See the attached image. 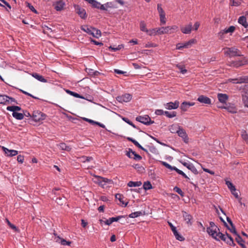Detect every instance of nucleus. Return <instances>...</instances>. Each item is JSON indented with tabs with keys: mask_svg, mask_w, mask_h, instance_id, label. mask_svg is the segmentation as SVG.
<instances>
[{
	"mask_svg": "<svg viewBox=\"0 0 248 248\" xmlns=\"http://www.w3.org/2000/svg\"><path fill=\"white\" fill-rule=\"evenodd\" d=\"M215 240L217 241H220L221 240L224 242H226L227 244L230 246H234L235 244L234 243L233 238L226 233V234H223L222 233L218 232V234L215 237Z\"/></svg>",
	"mask_w": 248,
	"mask_h": 248,
	"instance_id": "obj_1",
	"label": "nucleus"
},
{
	"mask_svg": "<svg viewBox=\"0 0 248 248\" xmlns=\"http://www.w3.org/2000/svg\"><path fill=\"white\" fill-rule=\"evenodd\" d=\"M178 27L176 25L172 26L163 27L161 28H157V31H156L158 33V35H161L167 33H172L177 31Z\"/></svg>",
	"mask_w": 248,
	"mask_h": 248,
	"instance_id": "obj_2",
	"label": "nucleus"
},
{
	"mask_svg": "<svg viewBox=\"0 0 248 248\" xmlns=\"http://www.w3.org/2000/svg\"><path fill=\"white\" fill-rule=\"evenodd\" d=\"M94 182L98 184L102 187H104L107 184L110 183L112 182V180L110 179L98 175H94Z\"/></svg>",
	"mask_w": 248,
	"mask_h": 248,
	"instance_id": "obj_3",
	"label": "nucleus"
},
{
	"mask_svg": "<svg viewBox=\"0 0 248 248\" xmlns=\"http://www.w3.org/2000/svg\"><path fill=\"white\" fill-rule=\"evenodd\" d=\"M224 49V54L228 55L230 57L241 56L240 51L235 47H226Z\"/></svg>",
	"mask_w": 248,
	"mask_h": 248,
	"instance_id": "obj_4",
	"label": "nucleus"
},
{
	"mask_svg": "<svg viewBox=\"0 0 248 248\" xmlns=\"http://www.w3.org/2000/svg\"><path fill=\"white\" fill-rule=\"evenodd\" d=\"M74 8L75 10V12L78 14V15L82 18V19H86L87 17V15L86 14L85 10L81 8L78 5H74Z\"/></svg>",
	"mask_w": 248,
	"mask_h": 248,
	"instance_id": "obj_5",
	"label": "nucleus"
},
{
	"mask_svg": "<svg viewBox=\"0 0 248 248\" xmlns=\"http://www.w3.org/2000/svg\"><path fill=\"white\" fill-rule=\"evenodd\" d=\"M32 119L35 122H40L46 119V115L40 111H34L32 114Z\"/></svg>",
	"mask_w": 248,
	"mask_h": 248,
	"instance_id": "obj_6",
	"label": "nucleus"
},
{
	"mask_svg": "<svg viewBox=\"0 0 248 248\" xmlns=\"http://www.w3.org/2000/svg\"><path fill=\"white\" fill-rule=\"evenodd\" d=\"M228 81L234 84L248 83V76H243L236 78H230Z\"/></svg>",
	"mask_w": 248,
	"mask_h": 248,
	"instance_id": "obj_7",
	"label": "nucleus"
},
{
	"mask_svg": "<svg viewBox=\"0 0 248 248\" xmlns=\"http://www.w3.org/2000/svg\"><path fill=\"white\" fill-rule=\"evenodd\" d=\"M131 94L128 93L122 94L121 95L116 97L117 101L120 102H127L131 99Z\"/></svg>",
	"mask_w": 248,
	"mask_h": 248,
	"instance_id": "obj_8",
	"label": "nucleus"
},
{
	"mask_svg": "<svg viewBox=\"0 0 248 248\" xmlns=\"http://www.w3.org/2000/svg\"><path fill=\"white\" fill-rule=\"evenodd\" d=\"M140 30L146 32L147 34L150 36L158 35V33L156 32L157 28L148 30L143 24H140Z\"/></svg>",
	"mask_w": 248,
	"mask_h": 248,
	"instance_id": "obj_9",
	"label": "nucleus"
},
{
	"mask_svg": "<svg viewBox=\"0 0 248 248\" xmlns=\"http://www.w3.org/2000/svg\"><path fill=\"white\" fill-rule=\"evenodd\" d=\"M123 217V216H119L117 217H112L107 219L106 220H103L100 219L99 221L100 223H104L107 225H110L111 223H112L114 221H118L120 219Z\"/></svg>",
	"mask_w": 248,
	"mask_h": 248,
	"instance_id": "obj_10",
	"label": "nucleus"
},
{
	"mask_svg": "<svg viewBox=\"0 0 248 248\" xmlns=\"http://www.w3.org/2000/svg\"><path fill=\"white\" fill-rule=\"evenodd\" d=\"M194 39H191L184 43H178L176 45V49L180 50L183 48H188L190 46L194 43Z\"/></svg>",
	"mask_w": 248,
	"mask_h": 248,
	"instance_id": "obj_11",
	"label": "nucleus"
},
{
	"mask_svg": "<svg viewBox=\"0 0 248 248\" xmlns=\"http://www.w3.org/2000/svg\"><path fill=\"white\" fill-rule=\"evenodd\" d=\"M177 134L179 137L183 139L185 143H187L188 142V138L187 135L185 130H184L183 128L180 127L178 132H177Z\"/></svg>",
	"mask_w": 248,
	"mask_h": 248,
	"instance_id": "obj_12",
	"label": "nucleus"
},
{
	"mask_svg": "<svg viewBox=\"0 0 248 248\" xmlns=\"http://www.w3.org/2000/svg\"><path fill=\"white\" fill-rule=\"evenodd\" d=\"M219 232V230L218 228H217L215 229L214 228H207V232L209 234V235H211L213 238L215 239V237L218 234V232Z\"/></svg>",
	"mask_w": 248,
	"mask_h": 248,
	"instance_id": "obj_13",
	"label": "nucleus"
},
{
	"mask_svg": "<svg viewBox=\"0 0 248 248\" xmlns=\"http://www.w3.org/2000/svg\"><path fill=\"white\" fill-rule=\"evenodd\" d=\"M154 123V121L151 120L150 117L147 115L140 116V123H142L145 125H150Z\"/></svg>",
	"mask_w": 248,
	"mask_h": 248,
	"instance_id": "obj_14",
	"label": "nucleus"
},
{
	"mask_svg": "<svg viewBox=\"0 0 248 248\" xmlns=\"http://www.w3.org/2000/svg\"><path fill=\"white\" fill-rule=\"evenodd\" d=\"M179 102L175 101L174 102H169L165 104V107L168 109H176L178 108Z\"/></svg>",
	"mask_w": 248,
	"mask_h": 248,
	"instance_id": "obj_15",
	"label": "nucleus"
},
{
	"mask_svg": "<svg viewBox=\"0 0 248 248\" xmlns=\"http://www.w3.org/2000/svg\"><path fill=\"white\" fill-rule=\"evenodd\" d=\"M3 151L8 156H14L18 154V151L15 150H9L5 147H2Z\"/></svg>",
	"mask_w": 248,
	"mask_h": 248,
	"instance_id": "obj_16",
	"label": "nucleus"
},
{
	"mask_svg": "<svg viewBox=\"0 0 248 248\" xmlns=\"http://www.w3.org/2000/svg\"><path fill=\"white\" fill-rule=\"evenodd\" d=\"M54 240L56 242L61 244V245L63 246H70L71 243L70 241H67L64 239L61 238L59 236H56V237L54 238Z\"/></svg>",
	"mask_w": 248,
	"mask_h": 248,
	"instance_id": "obj_17",
	"label": "nucleus"
},
{
	"mask_svg": "<svg viewBox=\"0 0 248 248\" xmlns=\"http://www.w3.org/2000/svg\"><path fill=\"white\" fill-rule=\"evenodd\" d=\"M197 100L200 103L205 104H210L211 103V100L209 97L202 95H200Z\"/></svg>",
	"mask_w": 248,
	"mask_h": 248,
	"instance_id": "obj_18",
	"label": "nucleus"
},
{
	"mask_svg": "<svg viewBox=\"0 0 248 248\" xmlns=\"http://www.w3.org/2000/svg\"><path fill=\"white\" fill-rule=\"evenodd\" d=\"M194 104L195 103L193 102H187L185 101L181 104L180 108L183 111H186L190 107L194 106Z\"/></svg>",
	"mask_w": 248,
	"mask_h": 248,
	"instance_id": "obj_19",
	"label": "nucleus"
},
{
	"mask_svg": "<svg viewBox=\"0 0 248 248\" xmlns=\"http://www.w3.org/2000/svg\"><path fill=\"white\" fill-rule=\"evenodd\" d=\"M192 30V23H190L188 25H186L185 27H182L181 28V31L185 34H189L191 33Z\"/></svg>",
	"mask_w": 248,
	"mask_h": 248,
	"instance_id": "obj_20",
	"label": "nucleus"
},
{
	"mask_svg": "<svg viewBox=\"0 0 248 248\" xmlns=\"http://www.w3.org/2000/svg\"><path fill=\"white\" fill-rule=\"evenodd\" d=\"M126 155L130 158L134 159H140V155L136 154L135 152L133 151L132 149H129L128 151L126 153Z\"/></svg>",
	"mask_w": 248,
	"mask_h": 248,
	"instance_id": "obj_21",
	"label": "nucleus"
},
{
	"mask_svg": "<svg viewBox=\"0 0 248 248\" xmlns=\"http://www.w3.org/2000/svg\"><path fill=\"white\" fill-rule=\"evenodd\" d=\"M217 98L220 103L224 104L228 100V96L226 94L218 93Z\"/></svg>",
	"mask_w": 248,
	"mask_h": 248,
	"instance_id": "obj_22",
	"label": "nucleus"
},
{
	"mask_svg": "<svg viewBox=\"0 0 248 248\" xmlns=\"http://www.w3.org/2000/svg\"><path fill=\"white\" fill-rule=\"evenodd\" d=\"M183 164L184 165V166L186 167L187 169L190 170L194 174H198V171L197 170L192 164H189L186 162H184Z\"/></svg>",
	"mask_w": 248,
	"mask_h": 248,
	"instance_id": "obj_23",
	"label": "nucleus"
},
{
	"mask_svg": "<svg viewBox=\"0 0 248 248\" xmlns=\"http://www.w3.org/2000/svg\"><path fill=\"white\" fill-rule=\"evenodd\" d=\"M238 22L240 24L242 25L245 28L248 27V23L247 21V19L245 16H241L239 17Z\"/></svg>",
	"mask_w": 248,
	"mask_h": 248,
	"instance_id": "obj_24",
	"label": "nucleus"
},
{
	"mask_svg": "<svg viewBox=\"0 0 248 248\" xmlns=\"http://www.w3.org/2000/svg\"><path fill=\"white\" fill-rule=\"evenodd\" d=\"M180 126L177 124H173L169 127V130L172 133H177Z\"/></svg>",
	"mask_w": 248,
	"mask_h": 248,
	"instance_id": "obj_25",
	"label": "nucleus"
},
{
	"mask_svg": "<svg viewBox=\"0 0 248 248\" xmlns=\"http://www.w3.org/2000/svg\"><path fill=\"white\" fill-rule=\"evenodd\" d=\"M65 4L62 0H60L56 3L55 9L57 11H60L63 8Z\"/></svg>",
	"mask_w": 248,
	"mask_h": 248,
	"instance_id": "obj_26",
	"label": "nucleus"
},
{
	"mask_svg": "<svg viewBox=\"0 0 248 248\" xmlns=\"http://www.w3.org/2000/svg\"><path fill=\"white\" fill-rule=\"evenodd\" d=\"M6 109L7 110L12 111L13 112H16V111H20L22 110L21 107L17 106H8Z\"/></svg>",
	"mask_w": 248,
	"mask_h": 248,
	"instance_id": "obj_27",
	"label": "nucleus"
},
{
	"mask_svg": "<svg viewBox=\"0 0 248 248\" xmlns=\"http://www.w3.org/2000/svg\"><path fill=\"white\" fill-rule=\"evenodd\" d=\"M183 216L184 218V219L186 221L187 224L190 223V224H191L190 223V220L192 218V217L190 215L188 214L186 212L183 211Z\"/></svg>",
	"mask_w": 248,
	"mask_h": 248,
	"instance_id": "obj_28",
	"label": "nucleus"
},
{
	"mask_svg": "<svg viewBox=\"0 0 248 248\" xmlns=\"http://www.w3.org/2000/svg\"><path fill=\"white\" fill-rule=\"evenodd\" d=\"M32 77H33L37 79L38 80L42 82H46V79H45L42 76L35 73H33L32 75Z\"/></svg>",
	"mask_w": 248,
	"mask_h": 248,
	"instance_id": "obj_29",
	"label": "nucleus"
},
{
	"mask_svg": "<svg viewBox=\"0 0 248 248\" xmlns=\"http://www.w3.org/2000/svg\"><path fill=\"white\" fill-rule=\"evenodd\" d=\"M235 27L233 26H230L229 28L228 29H225V30L221 31L219 34H224L225 33H229V32H233L234 30H235Z\"/></svg>",
	"mask_w": 248,
	"mask_h": 248,
	"instance_id": "obj_30",
	"label": "nucleus"
},
{
	"mask_svg": "<svg viewBox=\"0 0 248 248\" xmlns=\"http://www.w3.org/2000/svg\"><path fill=\"white\" fill-rule=\"evenodd\" d=\"M8 96L6 95L0 94V104L7 105L8 104Z\"/></svg>",
	"mask_w": 248,
	"mask_h": 248,
	"instance_id": "obj_31",
	"label": "nucleus"
},
{
	"mask_svg": "<svg viewBox=\"0 0 248 248\" xmlns=\"http://www.w3.org/2000/svg\"><path fill=\"white\" fill-rule=\"evenodd\" d=\"M91 35L93 37L98 38L101 36V33L100 30L93 28Z\"/></svg>",
	"mask_w": 248,
	"mask_h": 248,
	"instance_id": "obj_32",
	"label": "nucleus"
},
{
	"mask_svg": "<svg viewBox=\"0 0 248 248\" xmlns=\"http://www.w3.org/2000/svg\"><path fill=\"white\" fill-rule=\"evenodd\" d=\"M219 107L226 109L228 112H229L231 113H235L237 112L236 108L234 107L224 106V107Z\"/></svg>",
	"mask_w": 248,
	"mask_h": 248,
	"instance_id": "obj_33",
	"label": "nucleus"
},
{
	"mask_svg": "<svg viewBox=\"0 0 248 248\" xmlns=\"http://www.w3.org/2000/svg\"><path fill=\"white\" fill-rule=\"evenodd\" d=\"M80 29L83 31L87 32L89 34L91 35L93 28L89 27V26H88L87 25H84V26H82L81 27Z\"/></svg>",
	"mask_w": 248,
	"mask_h": 248,
	"instance_id": "obj_34",
	"label": "nucleus"
},
{
	"mask_svg": "<svg viewBox=\"0 0 248 248\" xmlns=\"http://www.w3.org/2000/svg\"><path fill=\"white\" fill-rule=\"evenodd\" d=\"M12 115L16 120H21L24 118V114L22 113L13 112Z\"/></svg>",
	"mask_w": 248,
	"mask_h": 248,
	"instance_id": "obj_35",
	"label": "nucleus"
},
{
	"mask_svg": "<svg viewBox=\"0 0 248 248\" xmlns=\"http://www.w3.org/2000/svg\"><path fill=\"white\" fill-rule=\"evenodd\" d=\"M59 146L61 150H65L66 151H70L71 148L70 146H67L65 143H61L59 144Z\"/></svg>",
	"mask_w": 248,
	"mask_h": 248,
	"instance_id": "obj_36",
	"label": "nucleus"
},
{
	"mask_svg": "<svg viewBox=\"0 0 248 248\" xmlns=\"http://www.w3.org/2000/svg\"><path fill=\"white\" fill-rule=\"evenodd\" d=\"M235 240L242 248H246V246L243 243L244 241L240 235H237Z\"/></svg>",
	"mask_w": 248,
	"mask_h": 248,
	"instance_id": "obj_37",
	"label": "nucleus"
},
{
	"mask_svg": "<svg viewBox=\"0 0 248 248\" xmlns=\"http://www.w3.org/2000/svg\"><path fill=\"white\" fill-rule=\"evenodd\" d=\"M65 92L69 94L72 95V96H73L75 97H77V98H84V97L82 96H81L80 94H79L78 93H75V92H72V91H71L69 90H65Z\"/></svg>",
	"mask_w": 248,
	"mask_h": 248,
	"instance_id": "obj_38",
	"label": "nucleus"
},
{
	"mask_svg": "<svg viewBox=\"0 0 248 248\" xmlns=\"http://www.w3.org/2000/svg\"><path fill=\"white\" fill-rule=\"evenodd\" d=\"M115 198L116 199H118L120 202L123 204V205H124V206H126L127 205V203H125L124 201H123V198H124V197L122 195L120 194H116L115 195Z\"/></svg>",
	"mask_w": 248,
	"mask_h": 248,
	"instance_id": "obj_39",
	"label": "nucleus"
},
{
	"mask_svg": "<svg viewBox=\"0 0 248 248\" xmlns=\"http://www.w3.org/2000/svg\"><path fill=\"white\" fill-rule=\"evenodd\" d=\"M143 187L144 190V192H145L146 190L150 189L152 188V185L151 183L149 181H147L146 182H144Z\"/></svg>",
	"mask_w": 248,
	"mask_h": 248,
	"instance_id": "obj_40",
	"label": "nucleus"
},
{
	"mask_svg": "<svg viewBox=\"0 0 248 248\" xmlns=\"http://www.w3.org/2000/svg\"><path fill=\"white\" fill-rule=\"evenodd\" d=\"M164 114L168 118H170L175 117L176 115V112L175 111L169 112L168 111H165L164 112Z\"/></svg>",
	"mask_w": 248,
	"mask_h": 248,
	"instance_id": "obj_41",
	"label": "nucleus"
},
{
	"mask_svg": "<svg viewBox=\"0 0 248 248\" xmlns=\"http://www.w3.org/2000/svg\"><path fill=\"white\" fill-rule=\"evenodd\" d=\"M104 6L105 9L102 10V11H107L108 8H112L114 7L112 2H108L104 4H102Z\"/></svg>",
	"mask_w": 248,
	"mask_h": 248,
	"instance_id": "obj_42",
	"label": "nucleus"
},
{
	"mask_svg": "<svg viewBox=\"0 0 248 248\" xmlns=\"http://www.w3.org/2000/svg\"><path fill=\"white\" fill-rule=\"evenodd\" d=\"M226 184L232 192V191H235L236 190L235 186L231 182L226 181Z\"/></svg>",
	"mask_w": 248,
	"mask_h": 248,
	"instance_id": "obj_43",
	"label": "nucleus"
},
{
	"mask_svg": "<svg viewBox=\"0 0 248 248\" xmlns=\"http://www.w3.org/2000/svg\"><path fill=\"white\" fill-rule=\"evenodd\" d=\"M127 186L129 187H136L140 186V182L130 181L128 183Z\"/></svg>",
	"mask_w": 248,
	"mask_h": 248,
	"instance_id": "obj_44",
	"label": "nucleus"
},
{
	"mask_svg": "<svg viewBox=\"0 0 248 248\" xmlns=\"http://www.w3.org/2000/svg\"><path fill=\"white\" fill-rule=\"evenodd\" d=\"M5 221L7 222L8 226L13 230H15V231H16L17 230V229L16 227L14 225V224H12L9 220L8 219H5Z\"/></svg>",
	"mask_w": 248,
	"mask_h": 248,
	"instance_id": "obj_45",
	"label": "nucleus"
},
{
	"mask_svg": "<svg viewBox=\"0 0 248 248\" xmlns=\"http://www.w3.org/2000/svg\"><path fill=\"white\" fill-rule=\"evenodd\" d=\"M241 137L242 139L245 140H248V135L246 130H242L241 132Z\"/></svg>",
	"mask_w": 248,
	"mask_h": 248,
	"instance_id": "obj_46",
	"label": "nucleus"
},
{
	"mask_svg": "<svg viewBox=\"0 0 248 248\" xmlns=\"http://www.w3.org/2000/svg\"><path fill=\"white\" fill-rule=\"evenodd\" d=\"M173 190L174 191L178 193L182 197H183L184 195V193L182 191V190L179 188L178 187L175 186L174 187Z\"/></svg>",
	"mask_w": 248,
	"mask_h": 248,
	"instance_id": "obj_47",
	"label": "nucleus"
},
{
	"mask_svg": "<svg viewBox=\"0 0 248 248\" xmlns=\"http://www.w3.org/2000/svg\"><path fill=\"white\" fill-rule=\"evenodd\" d=\"M160 20L161 25H164L166 24V19L165 17V14L160 15Z\"/></svg>",
	"mask_w": 248,
	"mask_h": 248,
	"instance_id": "obj_48",
	"label": "nucleus"
},
{
	"mask_svg": "<svg viewBox=\"0 0 248 248\" xmlns=\"http://www.w3.org/2000/svg\"><path fill=\"white\" fill-rule=\"evenodd\" d=\"M93 159V158L91 156H82L81 157V161L83 162H89Z\"/></svg>",
	"mask_w": 248,
	"mask_h": 248,
	"instance_id": "obj_49",
	"label": "nucleus"
},
{
	"mask_svg": "<svg viewBox=\"0 0 248 248\" xmlns=\"http://www.w3.org/2000/svg\"><path fill=\"white\" fill-rule=\"evenodd\" d=\"M231 228H229V227H228V226L227 225V227H228V228L229 229V230L230 231V232L234 234H235L236 236L237 235H238L237 233V232L236 231V230H235V227L234 226L233 224H232V225H231Z\"/></svg>",
	"mask_w": 248,
	"mask_h": 248,
	"instance_id": "obj_50",
	"label": "nucleus"
},
{
	"mask_svg": "<svg viewBox=\"0 0 248 248\" xmlns=\"http://www.w3.org/2000/svg\"><path fill=\"white\" fill-rule=\"evenodd\" d=\"M157 10L159 14V16L165 14V12L164 11L163 9L161 7V4H157Z\"/></svg>",
	"mask_w": 248,
	"mask_h": 248,
	"instance_id": "obj_51",
	"label": "nucleus"
},
{
	"mask_svg": "<svg viewBox=\"0 0 248 248\" xmlns=\"http://www.w3.org/2000/svg\"><path fill=\"white\" fill-rule=\"evenodd\" d=\"M127 140L129 141H132L137 147L140 148V143L136 140L130 137H127Z\"/></svg>",
	"mask_w": 248,
	"mask_h": 248,
	"instance_id": "obj_52",
	"label": "nucleus"
},
{
	"mask_svg": "<svg viewBox=\"0 0 248 248\" xmlns=\"http://www.w3.org/2000/svg\"><path fill=\"white\" fill-rule=\"evenodd\" d=\"M242 99L245 106L248 108V96L247 95H243Z\"/></svg>",
	"mask_w": 248,
	"mask_h": 248,
	"instance_id": "obj_53",
	"label": "nucleus"
},
{
	"mask_svg": "<svg viewBox=\"0 0 248 248\" xmlns=\"http://www.w3.org/2000/svg\"><path fill=\"white\" fill-rule=\"evenodd\" d=\"M162 164L166 167L167 168L170 170H173L174 167H172L170 166L169 164L166 162H161Z\"/></svg>",
	"mask_w": 248,
	"mask_h": 248,
	"instance_id": "obj_54",
	"label": "nucleus"
},
{
	"mask_svg": "<svg viewBox=\"0 0 248 248\" xmlns=\"http://www.w3.org/2000/svg\"><path fill=\"white\" fill-rule=\"evenodd\" d=\"M122 47H123V45H119L116 47H114L110 46L109 47V50H112V51L115 52V51H116L117 50L121 49Z\"/></svg>",
	"mask_w": 248,
	"mask_h": 248,
	"instance_id": "obj_55",
	"label": "nucleus"
},
{
	"mask_svg": "<svg viewBox=\"0 0 248 248\" xmlns=\"http://www.w3.org/2000/svg\"><path fill=\"white\" fill-rule=\"evenodd\" d=\"M177 66L179 70L180 71V72L183 74H185V73H186L187 70L186 69H185V67L183 66L177 65Z\"/></svg>",
	"mask_w": 248,
	"mask_h": 248,
	"instance_id": "obj_56",
	"label": "nucleus"
},
{
	"mask_svg": "<svg viewBox=\"0 0 248 248\" xmlns=\"http://www.w3.org/2000/svg\"><path fill=\"white\" fill-rule=\"evenodd\" d=\"M174 236H175L176 239L179 240V241H183L184 240V238L180 235L177 231L176 232V233H173Z\"/></svg>",
	"mask_w": 248,
	"mask_h": 248,
	"instance_id": "obj_57",
	"label": "nucleus"
},
{
	"mask_svg": "<svg viewBox=\"0 0 248 248\" xmlns=\"http://www.w3.org/2000/svg\"><path fill=\"white\" fill-rule=\"evenodd\" d=\"M140 216V212H136L134 213H132L129 215V217L131 218H134L136 217H138Z\"/></svg>",
	"mask_w": 248,
	"mask_h": 248,
	"instance_id": "obj_58",
	"label": "nucleus"
},
{
	"mask_svg": "<svg viewBox=\"0 0 248 248\" xmlns=\"http://www.w3.org/2000/svg\"><path fill=\"white\" fill-rule=\"evenodd\" d=\"M149 213V208L147 207L146 209L144 210L140 209V215H145L148 214Z\"/></svg>",
	"mask_w": 248,
	"mask_h": 248,
	"instance_id": "obj_59",
	"label": "nucleus"
},
{
	"mask_svg": "<svg viewBox=\"0 0 248 248\" xmlns=\"http://www.w3.org/2000/svg\"><path fill=\"white\" fill-rule=\"evenodd\" d=\"M24 160V156L21 155H18L17 157V161L20 163H23Z\"/></svg>",
	"mask_w": 248,
	"mask_h": 248,
	"instance_id": "obj_60",
	"label": "nucleus"
},
{
	"mask_svg": "<svg viewBox=\"0 0 248 248\" xmlns=\"http://www.w3.org/2000/svg\"><path fill=\"white\" fill-rule=\"evenodd\" d=\"M7 100H8V104L12 103H14L16 104H17L16 100L14 98L8 96Z\"/></svg>",
	"mask_w": 248,
	"mask_h": 248,
	"instance_id": "obj_61",
	"label": "nucleus"
},
{
	"mask_svg": "<svg viewBox=\"0 0 248 248\" xmlns=\"http://www.w3.org/2000/svg\"><path fill=\"white\" fill-rule=\"evenodd\" d=\"M28 7L33 13H36V14L37 13V11L35 9L34 7L31 4L28 3Z\"/></svg>",
	"mask_w": 248,
	"mask_h": 248,
	"instance_id": "obj_62",
	"label": "nucleus"
},
{
	"mask_svg": "<svg viewBox=\"0 0 248 248\" xmlns=\"http://www.w3.org/2000/svg\"><path fill=\"white\" fill-rule=\"evenodd\" d=\"M232 1V5L237 6L241 4V2L240 1H236L235 0H230Z\"/></svg>",
	"mask_w": 248,
	"mask_h": 248,
	"instance_id": "obj_63",
	"label": "nucleus"
},
{
	"mask_svg": "<svg viewBox=\"0 0 248 248\" xmlns=\"http://www.w3.org/2000/svg\"><path fill=\"white\" fill-rule=\"evenodd\" d=\"M156 45L152 43H148L145 45L146 47H156Z\"/></svg>",
	"mask_w": 248,
	"mask_h": 248,
	"instance_id": "obj_64",
	"label": "nucleus"
}]
</instances>
